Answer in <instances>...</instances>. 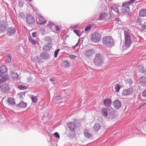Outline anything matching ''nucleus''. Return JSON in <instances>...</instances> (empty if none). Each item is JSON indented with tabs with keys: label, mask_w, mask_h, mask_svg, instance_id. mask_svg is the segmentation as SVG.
<instances>
[{
	"label": "nucleus",
	"mask_w": 146,
	"mask_h": 146,
	"mask_svg": "<svg viewBox=\"0 0 146 146\" xmlns=\"http://www.w3.org/2000/svg\"><path fill=\"white\" fill-rule=\"evenodd\" d=\"M124 33L125 46L127 48H128L132 43L131 31L128 29H126L124 30Z\"/></svg>",
	"instance_id": "1"
},
{
	"label": "nucleus",
	"mask_w": 146,
	"mask_h": 146,
	"mask_svg": "<svg viewBox=\"0 0 146 146\" xmlns=\"http://www.w3.org/2000/svg\"><path fill=\"white\" fill-rule=\"evenodd\" d=\"M103 44L108 47H111L113 45L114 42L112 38L109 36L104 37L102 40Z\"/></svg>",
	"instance_id": "2"
},
{
	"label": "nucleus",
	"mask_w": 146,
	"mask_h": 146,
	"mask_svg": "<svg viewBox=\"0 0 146 146\" xmlns=\"http://www.w3.org/2000/svg\"><path fill=\"white\" fill-rule=\"evenodd\" d=\"M93 61L96 65L101 66L104 63V59L102 55L99 54H96Z\"/></svg>",
	"instance_id": "3"
},
{
	"label": "nucleus",
	"mask_w": 146,
	"mask_h": 146,
	"mask_svg": "<svg viewBox=\"0 0 146 146\" xmlns=\"http://www.w3.org/2000/svg\"><path fill=\"white\" fill-rule=\"evenodd\" d=\"M91 38L93 42H98L101 40V36L98 33L96 32L92 34Z\"/></svg>",
	"instance_id": "4"
},
{
	"label": "nucleus",
	"mask_w": 146,
	"mask_h": 146,
	"mask_svg": "<svg viewBox=\"0 0 146 146\" xmlns=\"http://www.w3.org/2000/svg\"><path fill=\"white\" fill-rule=\"evenodd\" d=\"M10 88L7 83H5L2 84L1 86L0 90L4 93H7L9 92Z\"/></svg>",
	"instance_id": "5"
},
{
	"label": "nucleus",
	"mask_w": 146,
	"mask_h": 146,
	"mask_svg": "<svg viewBox=\"0 0 146 146\" xmlns=\"http://www.w3.org/2000/svg\"><path fill=\"white\" fill-rule=\"evenodd\" d=\"M95 52V50L93 49H89L85 50L84 52L85 56L87 58L91 57Z\"/></svg>",
	"instance_id": "6"
},
{
	"label": "nucleus",
	"mask_w": 146,
	"mask_h": 146,
	"mask_svg": "<svg viewBox=\"0 0 146 146\" xmlns=\"http://www.w3.org/2000/svg\"><path fill=\"white\" fill-rule=\"evenodd\" d=\"M6 22L4 20L0 21V33L4 32L7 29Z\"/></svg>",
	"instance_id": "7"
},
{
	"label": "nucleus",
	"mask_w": 146,
	"mask_h": 146,
	"mask_svg": "<svg viewBox=\"0 0 146 146\" xmlns=\"http://www.w3.org/2000/svg\"><path fill=\"white\" fill-rule=\"evenodd\" d=\"M27 23L29 24H33L35 22V20L33 16L30 15V14H28L26 17Z\"/></svg>",
	"instance_id": "8"
},
{
	"label": "nucleus",
	"mask_w": 146,
	"mask_h": 146,
	"mask_svg": "<svg viewBox=\"0 0 146 146\" xmlns=\"http://www.w3.org/2000/svg\"><path fill=\"white\" fill-rule=\"evenodd\" d=\"M68 127L72 132H74L76 129V127L75 122H70L68 123Z\"/></svg>",
	"instance_id": "9"
},
{
	"label": "nucleus",
	"mask_w": 146,
	"mask_h": 146,
	"mask_svg": "<svg viewBox=\"0 0 146 146\" xmlns=\"http://www.w3.org/2000/svg\"><path fill=\"white\" fill-rule=\"evenodd\" d=\"M38 20L37 21L38 23L40 25H44L46 22L45 19L40 15L38 16Z\"/></svg>",
	"instance_id": "10"
},
{
	"label": "nucleus",
	"mask_w": 146,
	"mask_h": 146,
	"mask_svg": "<svg viewBox=\"0 0 146 146\" xmlns=\"http://www.w3.org/2000/svg\"><path fill=\"white\" fill-rule=\"evenodd\" d=\"M7 35L9 36H11L15 34L16 32V29L13 27H9L7 30Z\"/></svg>",
	"instance_id": "11"
},
{
	"label": "nucleus",
	"mask_w": 146,
	"mask_h": 146,
	"mask_svg": "<svg viewBox=\"0 0 146 146\" xmlns=\"http://www.w3.org/2000/svg\"><path fill=\"white\" fill-rule=\"evenodd\" d=\"M113 105L116 110L119 109L121 106V103L120 101L117 100L113 102Z\"/></svg>",
	"instance_id": "12"
},
{
	"label": "nucleus",
	"mask_w": 146,
	"mask_h": 146,
	"mask_svg": "<svg viewBox=\"0 0 146 146\" xmlns=\"http://www.w3.org/2000/svg\"><path fill=\"white\" fill-rule=\"evenodd\" d=\"M133 89L132 88H130L128 89L124 90L122 92L123 96H127L132 94L133 91Z\"/></svg>",
	"instance_id": "13"
},
{
	"label": "nucleus",
	"mask_w": 146,
	"mask_h": 146,
	"mask_svg": "<svg viewBox=\"0 0 146 146\" xmlns=\"http://www.w3.org/2000/svg\"><path fill=\"white\" fill-rule=\"evenodd\" d=\"M1 78L0 81L3 83L5 82L9 78V75L7 74H0Z\"/></svg>",
	"instance_id": "14"
},
{
	"label": "nucleus",
	"mask_w": 146,
	"mask_h": 146,
	"mask_svg": "<svg viewBox=\"0 0 146 146\" xmlns=\"http://www.w3.org/2000/svg\"><path fill=\"white\" fill-rule=\"evenodd\" d=\"M40 56L41 58L43 60L48 59L50 57L49 54L46 52H44L41 53L40 54Z\"/></svg>",
	"instance_id": "15"
},
{
	"label": "nucleus",
	"mask_w": 146,
	"mask_h": 146,
	"mask_svg": "<svg viewBox=\"0 0 146 146\" xmlns=\"http://www.w3.org/2000/svg\"><path fill=\"white\" fill-rule=\"evenodd\" d=\"M61 66L65 68H68L70 66V62L66 60L62 61L61 63Z\"/></svg>",
	"instance_id": "16"
},
{
	"label": "nucleus",
	"mask_w": 146,
	"mask_h": 146,
	"mask_svg": "<svg viewBox=\"0 0 146 146\" xmlns=\"http://www.w3.org/2000/svg\"><path fill=\"white\" fill-rule=\"evenodd\" d=\"M7 102L8 104L10 106H13L16 105L15 99L13 98H8Z\"/></svg>",
	"instance_id": "17"
},
{
	"label": "nucleus",
	"mask_w": 146,
	"mask_h": 146,
	"mask_svg": "<svg viewBox=\"0 0 146 146\" xmlns=\"http://www.w3.org/2000/svg\"><path fill=\"white\" fill-rule=\"evenodd\" d=\"M104 105L106 107L110 106L111 104V99L107 98L105 99L104 101Z\"/></svg>",
	"instance_id": "18"
},
{
	"label": "nucleus",
	"mask_w": 146,
	"mask_h": 146,
	"mask_svg": "<svg viewBox=\"0 0 146 146\" xmlns=\"http://www.w3.org/2000/svg\"><path fill=\"white\" fill-rule=\"evenodd\" d=\"M52 46V44L51 43L47 44L44 46L43 48V50L44 51H50Z\"/></svg>",
	"instance_id": "19"
},
{
	"label": "nucleus",
	"mask_w": 146,
	"mask_h": 146,
	"mask_svg": "<svg viewBox=\"0 0 146 146\" xmlns=\"http://www.w3.org/2000/svg\"><path fill=\"white\" fill-rule=\"evenodd\" d=\"M109 15L108 14L103 13L101 14L99 17L100 20L108 19Z\"/></svg>",
	"instance_id": "20"
},
{
	"label": "nucleus",
	"mask_w": 146,
	"mask_h": 146,
	"mask_svg": "<svg viewBox=\"0 0 146 146\" xmlns=\"http://www.w3.org/2000/svg\"><path fill=\"white\" fill-rule=\"evenodd\" d=\"M125 5L124 3L122 5V7L121 9V11L124 13H126L129 11V7L128 6H125Z\"/></svg>",
	"instance_id": "21"
},
{
	"label": "nucleus",
	"mask_w": 146,
	"mask_h": 146,
	"mask_svg": "<svg viewBox=\"0 0 146 146\" xmlns=\"http://www.w3.org/2000/svg\"><path fill=\"white\" fill-rule=\"evenodd\" d=\"M7 68L6 66L3 65L0 67V74H7Z\"/></svg>",
	"instance_id": "22"
},
{
	"label": "nucleus",
	"mask_w": 146,
	"mask_h": 146,
	"mask_svg": "<svg viewBox=\"0 0 146 146\" xmlns=\"http://www.w3.org/2000/svg\"><path fill=\"white\" fill-rule=\"evenodd\" d=\"M11 76L14 80H17L19 77V76L17 73L12 71L11 72Z\"/></svg>",
	"instance_id": "23"
},
{
	"label": "nucleus",
	"mask_w": 146,
	"mask_h": 146,
	"mask_svg": "<svg viewBox=\"0 0 146 146\" xmlns=\"http://www.w3.org/2000/svg\"><path fill=\"white\" fill-rule=\"evenodd\" d=\"M101 128V126L100 124L98 123H95L93 127V130L95 132H98V131Z\"/></svg>",
	"instance_id": "24"
},
{
	"label": "nucleus",
	"mask_w": 146,
	"mask_h": 146,
	"mask_svg": "<svg viewBox=\"0 0 146 146\" xmlns=\"http://www.w3.org/2000/svg\"><path fill=\"white\" fill-rule=\"evenodd\" d=\"M139 15L141 17H145L146 16V9L143 8L140 9L139 12Z\"/></svg>",
	"instance_id": "25"
},
{
	"label": "nucleus",
	"mask_w": 146,
	"mask_h": 146,
	"mask_svg": "<svg viewBox=\"0 0 146 146\" xmlns=\"http://www.w3.org/2000/svg\"><path fill=\"white\" fill-rule=\"evenodd\" d=\"M27 104L23 101L21 102L19 104L16 105L17 108H25L27 107Z\"/></svg>",
	"instance_id": "26"
},
{
	"label": "nucleus",
	"mask_w": 146,
	"mask_h": 146,
	"mask_svg": "<svg viewBox=\"0 0 146 146\" xmlns=\"http://www.w3.org/2000/svg\"><path fill=\"white\" fill-rule=\"evenodd\" d=\"M141 84L143 86H146V78L144 76L141 77L140 79Z\"/></svg>",
	"instance_id": "27"
},
{
	"label": "nucleus",
	"mask_w": 146,
	"mask_h": 146,
	"mask_svg": "<svg viewBox=\"0 0 146 146\" xmlns=\"http://www.w3.org/2000/svg\"><path fill=\"white\" fill-rule=\"evenodd\" d=\"M108 110L106 108H103L102 110V113L103 116L107 117L108 115Z\"/></svg>",
	"instance_id": "28"
},
{
	"label": "nucleus",
	"mask_w": 146,
	"mask_h": 146,
	"mask_svg": "<svg viewBox=\"0 0 146 146\" xmlns=\"http://www.w3.org/2000/svg\"><path fill=\"white\" fill-rule=\"evenodd\" d=\"M138 70L139 71L142 73L146 72V69H145L142 65L139 66Z\"/></svg>",
	"instance_id": "29"
},
{
	"label": "nucleus",
	"mask_w": 146,
	"mask_h": 146,
	"mask_svg": "<svg viewBox=\"0 0 146 146\" xmlns=\"http://www.w3.org/2000/svg\"><path fill=\"white\" fill-rule=\"evenodd\" d=\"M84 135L85 137L88 138H90L92 136V134L89 133L88 131L87 130L84 131Z\"/></svg>",
	"instance_id": "30"
},
{
	"label": "nucleus",
	"mask_w": 146,
	"mask_h": 146,
	"mask_svg": "<svg viewBox=\"0 0 146 146\" xmlns=\"http://www.w3.org/2000/svg\"><path fill=\"white\" fill-rule=\"evenodd\" d=\"M11 56L10 54H8L6 56V63H9L11 61Z\"/></svg>",
	"instance_id": "31"
},
{
	"label": "nucleus",
	"mask_w": 146,
	"mask_h": 146,
	"mask_svg": "<svg viewBox=\"0 0 146 146\" xmlns=\"http://www.w3.org/2000/svg\"><path fill=\"white\" fill-rule=\"evenodd\" d=\"M45 40L47 42H49L50 43L52 42V39L50 36H46L45 38Z\"/></svg>",
	"instance_id": "32"
},
{
	"label": "nucleus",
	"mask_w": 146,
	"mask_h": 146,
	"mask_svg": "<svg viewBox=\"0 0 146 146\" xmlns=\"http://www.w3.org/2000/svg\"><path fill=\"white\" fill-rule=\"evenodd\" d=\"M32 102L34 103H35L38 100V98L37 96H32L31 97Z\"/></svg>",
	"instance_id": "33"
},
{
	"label": "nucleus",
	"mask_w": 146,
	"mask_h": 146,
	"mask_svg": "<svg viewBox=\"0 0 146 146\" xmlns=\"http://www.w3.org/2000/svg\"><path fill=\"white\" fill-rule=\"evenodd\" d=\"M29 40L30 42H31L32 44H36L37 42V40H35L34 38H29Z\"/></svg>",
	"instance_id": "34"
},
{
	"label": "nucleus",
	"mask_w": 146,
	"mask_h": 146,
	"mask_svg": "<svg viewBox=\"0 0 146 146\" xmlns=\"http://www.w3.org/2000/svg\"><path fill=\"white\" fill-rule=\"evenodd\" d=\"M19 88L20 90H25L27 89L28 87L23 85L22 84H21L19 86Z\"/></svg>",
	"instance_id": "35"
},
{
	"label": "nucleus",
	"mask_w": 146,
	"mask_h": 146,
	"mask_svg": "<svg viewBox=\"0 0 146 146\" xmlns=\"http://www.w3.org/2000/svg\"><path fill=\"white\" fill-rule=\"evenodd\" d=\"M121 88V86L118 84H116L115 87L116 92H118Z\"/></svg>",
	"instance_id": "36"
},
{
	"label": "nucleus",
	"mask_w": 146,
	"mask_h": 146,
	"mask_svg": "<svg viewBox=\"0 0 146 146\" xmlns=\"http://www.w3.org/2000/svg\"><path fill=\"white\" fill-rule=\"evenodd\" d=\"M40 56H38L35 58V60L36 62H38L40 61L41 59L40 58Z\"/></svg>",
	"instance_id": "37"
},
{
	"label": "nucleus",
	"mask_w": 146,
	"mask_h": 146,
	"mask_svg": "<svg viewBox=\"0 0 146 146\" xmlns=\"http://www.w3.org/2000/svg\"><path fill=\"white\" fill-rule=\"evenodd\" d=\"M40 31L42 35H44L45 34V30L44 28H41L40 29Z\"/></svg>",
	"instance_id": "38"
},
{
	"label": "nucleus",
	"mask_w": 146,
	"mask_h": 146,
	"mask_svg": "<svg viewBox=\"0 0 146 146\" xmlns=\"http://www.w3.org/2000/svg\"><path fill=\"white\" fill-rule=\"evenodd\" d=\"M60 50L59 49H57L54 52V56L55 58H56L57 57L58 53L60 51Z\"/></svg>",
	"instance_id": "39"
},
{
	"label": "nucleus",
	"mask_w": 146,
	"mask_h": 146,
	"mask_svg": "<svg viewBox=\"0 0 146 146\" xmlns=\"http://www.w3.org/2000/svg\"><path fill=\"white\" fill-rule=\"evenodd\" d=\"M127 82L129 84L130 86H131L132 85L133 82L131 79H127Z\"/></svg>",
	"instance_id": "40"
},
{
	"label": "nucleus",
	"mask_w": 146,
	"mask_h": 146,
	"mask_svg": "<svg viewBox=\"0 0 146 146\" xmlns=\"http://www.w3.org/2000/svg\"><path fill=\"white\" fill-rule=\"evenodd\" d=\"M69 57L71 59H74L76 57V56L75 55H70Z\"/></svg>",
	"instance_id": "41"
},
{
	"label": "nucleus",
	"mask_w": 146,
	"mask_h": 146,
	"mask_svg": "<svg viewBox=\"0 0 146 146\" xmlns=\"http://www.w3.org/2000/svg\"><path fill=\"white\" fill-rule=\"evenodd\" d=\"M142 21V19L140 17H138L137 18V22L138 23H139L140 22H141Z\"/></svg>",
	"instance_id": "42"
},
{
	"label": "nucleus",
	"mask_w": 146,
	"mask_h": 146,
	"mask_svg": "<svg viewBox=\"0 0 146 146\" xmlns=\"http://www.w3.org/2000/svg\"><path fill=\"white\" fill-rule=\"evenodd\" d=\"M23 5V3L22 1H19L18 3V5L20 7H22Z\"/></svg>",
	"instance_id": "43"
},
{
	"label": "nucleus",
	"mask_w": 146,
	"mask_h": 146,
	"mask_svg": "<svg viewBox=\"0 0 146 146\" xmlns=\"http://www.w3.org/2000/svg\"><path fill=\"white\" fill-rule=\"evenodd\" d=\"M19 15V17L21 18H24L25 17L24 13L23 12L20 13Z\"/></svg>",
	"instance_id": "44"
},
{
	"label": "nucleus",
	"mask_w": 146,
	"mask_h": 146,
	"mask_svg": "<svg viewBox=\"0 0 146 146\" xmlns=\"http://www.w3.org/2000/svg\"><path fill=\"white\" fill-rule=\"evenodd\" d=\"M92 28V27L90 26H89L87 27L85 29V31H87L88 30H90Z\"/></svg>",
	"instance_id": "45"
},
{
	"label": "nucleus",
	"mask_w": 146,
	"mask_h": 146,
	"mask_svg": "<svg viewBox=\"0 0 146 146\" xmlns=\"http://www.w3.org/2000/svg\"><path fill=\"white\" fill-rule=\"evenodd\" d=\"M142 96L144 97H146V89L144 90L142 93Z\"/></svg>",
	"instance_id": "46"
},
{
	"label": "nucleus",
	"mask_w": 146,
	"mask_h": 146,
	"mask_svg": "<svg viewBox=\"0 0 146 146\" xmlns=\"http://www.w3.org/2000/svg\"><path fill=\"white\" fill-rule=\"evenodd\" d=\"M54 135L57 138H58V139H59L60 138V135H59V134L57 132H55L54 133Z\"/></svg>",
	"instance_id": "47"
},
{
	"label": "nucleus",
	"mask_w": 146,
	"mask_h": 146,
	"mask_svg": "<svg viewBox=\"0 0 146 146\" xmlns=\"http://www.w3.org/2000/svg\"><path fill=\"white\" fill-rule=\"evenodd\" d=\"M80 31L79 30H74L73 31V32L74 33H75L77 35L79 36L80 37V36L79 35L78 33V32H79Z\"/></svg>",
	"instance_id": "48"
},
{
	"label": "nucleus",
	"mask_w": 146,
	"mask_h": 146,
	"mask_svg": "<svg viewBox=\"0 0 146 146\" xmlns=\"http://www.w3.org/2000/svg\"><path fill=\"white\" fill-rule=\"evenodd\" d=\"M25 93H26L25 92H23V93H21L20 94V96L21 97L23 98V96H25Z\"/></svg>",
	"instance_id": "49"
},
{
	"label": "nucleus",
	"mask_w": 146,
	"mask_h": 146,
	"mask_svg": "<svg viewBox=\"0 0 146 146\" xmlns=\"http://www.w3.org/2000/svg\"><path fill=\"white\" fill-rule=\"evenodd\" d=\"M55 27L56 31H60V28L58 27V26H56Z\"/></svg>",
	"instance_id": "50"
},
{
	"label": "nucleus",
	"mask_w": 146,
	"mask_h": 146,
	"mask_svg": "<svg viewBox=\"0 0 146 146\" xmlns=\"http://www.w3.org/2000/svg\"><path fill=\"white\" fill-rule=\"evenodd\" d=\"M61 98V97L60 96H56L55 97V99L56 100H59Z\"/></svg>",
	"instance_id": "51"
},
{
	"label": "nucleus",
	"mask_w": 146,
	"mask_h": 146,
	"mask_svg": "<svg viewBox=\"0 0 146 146\" xmlns=\"http://www.w3.org/2000/svg\"><path fill=\"white\" fill-rule=\"evenodd\" d=\"M37 33L36 32H34L32 33V36L34 37H36Z\"/></svg>",
	"instance_id": "52"
},
{
	"label": "nucleus",
	"mask_w": 146,
	"mask_h": 146,
	"mask_svg": "<svg viewBox=\"0 0 146 146\" xmlns=\"http://www.w3.org/2000/svg\"><path fill=\"white\" fill-rule=\"evenodd\" d=\"M146 27V25H143L141 27V28L142 30H144L145 29Z\"/></svg>",
	"instance_id": "53"
},
{
	"label": "nucleus",
	"mask_w": 146,
	"mask_h": 146,
	"mask_svg": "<svg viewBox=\"0 0 146 146\" xmlns=\"http://www.w3.org/2000/svg\"><path fill=\"white\" fill-rule=\"evenodd\" d=\"M114 11H115L116 12H117V13H118V11L117 9V8L116 7H114L113 9Z\"/></svg>",
	"instance_id": "54"
},
{
	"label": "nucleus",
	"mask_w": 146,
	"mask_h": 146,
	"mask_svg": "<svg viewBox=\"0 0 146 146\" xmlns=\"http://www.w3.org/2000/svg\"><path fill=\"white\" fill-rule=\"evenodd\" d=\"M54 24V23H53L51 22H49L47 24V26H50V25H53Z\"/></svg>",
	"instance_id": "55"
},
{
	"label": "nucleus",
	"mask_w": 146,
	"mask_h": 146,
	"mask_svg": "<svg viewBox=\"0 0 146 146\" xmlns=\"http://www.w3.org/2000/svg\"><path fill=\"white\" fill-rule=\"evenodd\" d=\"M78 26V24H76L72 26V28L73 29H76Z\"/></svg>",
	"instance_id": "56"
},
{
	"label": "nucleus",
	"mask_w": 146,
	"mask_h": 146,
	"mask_svg": "<svg viewBox=\"0 0 146 146\" xmlns=\"http://www.w3.org/2000/svg\"><path fill=\"white\" fill-rule=\"evenodd\" d=\"M136 0H130L128 2L129 3H133L135 2Z\"/></svg>",
	"instance_id": "57"
},
{
	"label": "nucleus",
	"mask_w": 146,
	"mask_h": 146,
	"mask_svg": "<svg viewBox=\"0 0 146 146\" xmlns=\"http://www.w3.org/2000/svg\"><path fill=\"white\" fill-rule=\"evenodd\" d=\"M80 40V39H79L78 42L76 43V44L74 46V47H77V46H78V43H79V42Z\"/></svg>",
	"instance_id": "58"
},
{
	"label": "nucleus",
	"mask_w": 146,
	"mask_h": 146,
	"mask_svg": "<svg viewBox=\"0 0 146 146\" xmlns=\"http://www.w3.org/2000/svg\"><path fill=\"white\" fill-rule=\"evenodd\" d=\"M49 80L53 82L54 81L55 79L53 78H51L49 79Z\"/></svg>",
	"instance_id": "59"
},
{
	"label": "nucleus",
	"mask_w": 146,
	"mask_h": 146,
	"mask_svg": "<svg viewBox=\"0 0 146 146\" xmlns=\"http://www.w3.org/2000/svg\"><path fill=\"white\" fill-rule=\"evenodd\" d=\"M146 105V102L144 103L143 104L140 106V107H143L144 106Z\"/></svg>",
	"instance_id": "60"
},
{
	"label": "nucleus",
	"mask_w": 146,
	"mask_h": 146,
	"mask_svg": "<svg viewBox=\"0 0 146 146\" xmlns=\"http://www.w3.org/2000/svg\"><path fill=\"white\" fill-rule=\"evenodd\" d=\"M115 21L116 22H118L119 21V19L117 18H115Z\"/></svg>",
	"instance_id": "61"
},
{
	"label": "nucleus",
	"mask_w": 146,
	"mask_h": 146,
	"mask_svg": "<svg viewBox=\"0 0 146 146\" xmlns=\"http://www.w3.org/2000/svg\"><path fill=\"white\" fill-rule=\"evenodd\" d=\"M139 25L141 27H142L143 25V24L141 23V22L139 23Z\"/></svg>",
	"instance_id": "62"
},
{
	"label": "nucleus",
	"mask_w": 146,
	"mask_h": 146,
	"mask_svg": "<svg viewBox=\"0 0 146 146\" xmlns=\"http://www.w3.org/2000/svg\"><path fill=\"white\" fill-rule=\"evenodd\" d=\"M3 83L0 81V89L1 88V84Z\"/></svg>",
	"instance_id": "63"
},
{
	"label": "nucleus",
	"mask_w": 146,
	"mask_h": 146,
	"mask_svg": "<svg viewBox=\"0 0 146 146\" xmlns=\"http://www.w3.org/2000/svg\"><path fill=\"white\" fill-rule=\"evenodd\" d=\"M3 83L0 81V89L1 88V84Z\"/></svg>",
	"instance_id": "64"
}]
</instances>
